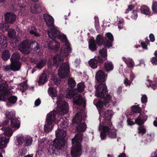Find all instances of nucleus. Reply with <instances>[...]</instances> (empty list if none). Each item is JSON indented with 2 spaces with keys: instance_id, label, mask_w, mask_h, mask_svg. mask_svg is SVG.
<instances>
[{
  "instance_id": "obj_1",
  "label": "nucleus",
  "mask_w": 157,
  "mask_h": 157,
  "mask_svg": "<svg viewBox=\"0 0 157 157\" xmlns=\"http://www.w3.org/2000/svg\"><path fill=\"white\" fill-rule=\"evenodd\" d=\"M57 104L56 110H53L47 115L44 128L45 132L50 131L54 127L56 114H64L68 112L69 106L67 102L63 100L61 98H59L57 99Z\"/></svg>"
},
{
  "instance_id": "obj_2",
  "label": "nucleus",
  "mask_w": 157,
  "mask_h": 157,
  "mask_svg": "<svg viewBox=\"0 0 157 157\" xmlns=\"http://www.w3.org/2000/svg\"><path fill=\"white\" fill-rule=\"evenodd\" d=\"M96 96L100 99L94 104L98 111L100 113L106 106L109 105L112 101V97L108 93L107 87L105 83L99 84L96 88Z\"/></svg>"
},
{
  "instance_id": "obj_3",
  "label": "nucleus",
  "mask_w": 157,
  "mask_h": 157,
  "mask_svg": "<svg viewBox=\"0 0 157 157\" xmlns=\"http://www.w3.org/2000/svg\"><path fill=\"white\" fill-rule=\"evenodd\" d=\"M66 135V131L59 128V126L56 132V138L53 141V145L50 146L48 149L49 152L52 156L56 157L59 155L61 152L62 148L65 145Z\"/></svg>"
},
{
  "instance_id": "obj_4",
  "label": "nucleus",
  "mask_w": 157,
  "mask_h": 157,
  "mask_svg": "<svg viewBox=\"0 0 157 157\" xmlns=\"http://www.w3.org/2000/svg\"><path fill=\"white\" fill-rule=\"evenodd\" d=\"M54 65L57 67L61 65L58 70V75L61 78H67L69 73L70 67L68 63H62L63 60V56L61 54H56L53 57Z\"/></svg>"
},
{
  "instance_id": "obj_5",
  "label": "nucleus",
  "mask_w": 157,
  "mask_h": 157,
  "mask_svg": "<svg viewBox=\"0 0 157 157\" xmlns=\"http://www.w3.org/2000/svg\"><path fill=\"white\" fill-rule=\"evenodd\" d=\"M82 134H78L71 139L72 147L71 151V157H77L82 154L81 142L82 140ZM66 157H69L68 155Z\"/></svg>"
},
{
  "instance_id": "obj_6",
  "label": "nucleus",
  "mask_w": 157,
  "mask_h": 157,
  "mask_svg": "<svg viewBox=\"0 0 157 157\" xmlns=\"http://www.w3.org/2000/svg\"><path fill=\"white\" fill-rule=\"evenodd\" d=\"M83 119L82 113L81 112H79L76 114L72 120V123L75 126L74 128H75L76 131L78 132H80V133L76 134L74 138L76 135L81 134L82 135V138H83V134L82 132H84L87 128V125L85 122H82Z\"/></svg>"
},
{
  "instance_id": "obj_7",
  "label": "nucleus",
  "mask_w": 157,
  "mask_h": 157,
  "mask_svg": "<svg viewBox=\"0 0 157 157\" xmlns=\"http://www.w3.org/2000/svg\"><path fill=\"white\" fill-rule=\"evenodd\" d=\"M6 120L2 122L3 125H6L10 120L11 127L15 129H18L20 126L19 121L15 117V113L13 112L6 111Z\"/></svg>"
},
{
  "instance_id": "obj_8",
  "label": "nucleus",
  "mask_w": 157,
  "mask_h": 157,
  "mask_svg": "<svg viewBox=\"0 0 157 157\" xmlns=\"http://www.w3.org/2000/svg\"><path fill=\"white\" fill-rule=\"evenodd\" d=\"M107 55L101 54L93 59H90L88 62L89 66L93 69L97 68L99 66L100 68L103 66L104 63L107 59Z\"/></svg>"
},
{
  "instance_id": "obj_9",
  "label": "nucleus",
  "mask_w": 157,
  "mask_h": 157,
  "mask_svg": "<svg viewBox=\"0 0 157 157\" xmlns=\"http://www.w3.org/2000/svg\"><path fill=\"white\" fill-rule=\"evenodd\" d=\"M147 116L144 114H140L135 119V123L140 126L137 129L138 133L143 136L146 132V129L143 124L146 121Z\"/></svg>"
},
{
  "instance_id": "obj_10",
  "label": "nucleus",
  "mask_w": 157,
  "mask_h": 157,
  "mask_svg": "<svg viewBox=\"0 0 157 157\" xmlns=\"http://www.w3.org/2000/svg\"><path fill=\"white\" fill-rule=\"evenodd\" d=\"M95 41L98 46H100L103 45L104 46V48L99 50V54H101L102 53L107 55V48H109L105 45L106 43V37L103 36L102 35L98 34L97 36Z\"/></svg>"
},
{
  "instance_id": "obj_11",
  "label": "nucleus",
  "mask_w": 157,
  "mask_h": 157,
  "mask_svg": "<svg viewBox=\"0 0 157 157\" xmlns=\"http://www.w3.org/2000/svg\"><path fill=\"white\" fill-rule=\"evenodd\" d=\"M109 105L105 107L104 109L101 110L100 113L99 111L98 112L100 115L102 113L103 115V117L104 119L102 121L103 125H104V124H105L106 125L112 126V124L111 122V119L113 116V114L111 111L109 109L105 111H104L106 108H107L109 106Z\"/></svg>"
},
{
  "instance_id": "obj_12",
  "label": "nucleus",
  "mask_w": 157,
  "mask_h": 157,
  "mask_svg": "<svg viewBox=\"0 0 157 157\" xmlns=\"http://www.w3.org/2000/svg\"><path fill=\"white\" fill-rule=\"evenodd\" d=\"M5 21L9 24H13L16 21L17 16L15 13L11 12H7L4 14Z\"/></svg>"
},
{
  "instance_id": "obj_13",
  "label": "nucleus",
  "mask_w": 157,
  "mask_h": 157,
  "mask_svg": "<svg viewBox=\"0 0 157 157\" xmlns=\"http://www.w3.org/2000/svg\"><path fill=\"white\" fill-rule=\"evenodd\" d=\"M112 126H109V125H106V124H104L102 126L100 124L99 128V131H101L102 129V131L100 134V136L102 140L105 139L106 138V135H108V131L110 130L111 129Z\"/></svg>"
},
{
  "instance_id": "obj_14",
  "label": "nucleus",
  "mask_w": 157,
  "mask_h": 157,
  "mask_svg": "<svg viewBox=\"0 0 157 157\" xmlns=\"http://www.w3.org/2000/svg\"><path fill=\"white\" fill-rule=\"evenodd\" d=\"M30 43L29 40L23 41L18 46L19 50L24 54H27L28 50L29 49Z\"/></svg>"
},
{
  "instance_id": "obj_15",
  "label": "nucleus",
  "mask_w": 157,
  "mask_h": 157,
  "mask_svg": "<svg viewBox=\"0 0 157 157\" xmlns=\"http://www.w3.org/2000/svg\"><path fill=\"white\" fill-rule=\"evenodd\" d=\"M105 75L107 76V75L105 74L103 70H99L96 74L95 78L99 83H103L105 80Z\"/></svg>"
},
{
  "instance_id": "obj_16",
  "label": "nucleus",
  "mask_w": 157,
  "mask_h": 157,
  "mask_svg": "<svg viewBox=\"0 0 157 157\" xmlns=\"http://www.w3.org/2000/svg\"><path fill=\"white\" fill-rule=\"evenodd\" d=\"M44 21L46 22L47 26L48 27H53L54 25V19L51 15L48 14L44 15Z\"/></svg>"
},
{
  "instance_id": "obj_17",
  "label": "nucleus",
  "mask_w": 157,
  "mask_h": 157,
  "mask_svg": "<svg viewBox=\"0 0 157 157\" xmlns=\"http://www.w3.org/2000/svg\"><path fill=\"white\" fill-rule=\"evenodd\" d=\"M100 68L103 69L107 73H109L113 70V65L112 62L111 61L105 63L104 62L102 67H101Z\"/></svg>"
},
{
  "instance_id": "obj_18",
  "label": "nucleus",
  "mask_w": 157,
  "mask_h": 157,
  "mask_svg": "<svg viewBox=\"0 0 157 157\" xmlns=\"http://www.w3.org/2000/svg\"><path fill=\"white\" fill-rule=\"evenodd\" d=\"M48 35L52 39L57 38L60 33V32L56 29L52 27L48 31Z\"/></svg>"
},
{
  "instance_id": "obj_19",
  "label": "nucleus",
  "mask_w": 157,
  "mask_h": 157,
  "mask_svg": "<svg viewBox=\"0 0 157 157\" xmlns=\"http://www.w3.org/2000/svg\"><path fill=\"white\" fill-rule=\"evenodd\" d=\"M5 126L3 125L2 123L1 125H0V129L4 131V133L5 135L9 138L12 136L13 132L10 127H5Z\"/></svg>"
},
{
  "instance_id": "obj_20",
  "label": "nucleus",
  "mask_w": 157,
  "mask_h": 157,
  "mask_svg": "<svg viewBox=\"0 0 157 157\" xmlns=\"http://www.w3.org/2000/svg\"><path fill=\"white\" fill-rule=\"evenodd\" d=\"M106 37V46H107L110 48L113 46V42L114 40L113 36V35L110 33L108 32L105 35Z\"/></svg>"
},
{
  "instance_id": "obj_21",
  "label": "nucleus",
  "mask_w": 157,
  "mask_h": 157,
  "mask_svg": "<svg viewBox=\"0 0 157 157\" xmlns=\"http://www.w3.org/2000/svg\"><path fill=\"white\" fill-rule=\"evenodd\" d=\"M30 10L32 13L36 14L41 13L42 9L39 4L35 3L31 5Z\"/></svg>"
},
{
  "instance_id": "obj_22",
  "label": "nucleus",
  "mask_w": 157,
  "mask_h": 157,
  "mask_svg": "<svg viewBox=\"0 0 157 157\" xmlns=\"http://www.w3.org/2000/svg\"><path fill=\"white\" fill-rule=\"evenodd\" d=\"M10 138H7L6 137L2 136L0 138V149H4L6 146L9 142Z\"/></svg>"
},
{
  "instance_id": "obj_23",
  "label": "nucleus",
  "mask_w": 157,
  "mask_h": 157,
  "mask_svg": "<svg viewBox=\"0 0 157 157\" xmlns=\"http://www.w3.org/2000/svg\"><path fill=\"white\" fill-rule=\"evenodd\" d=\"M29 43H30L29 48L33 51H37L40 48V45L35 40H29Z\"/></svg>"
},
{
  "instance_id": "obj_24",
  "label": "nucleus",
  "mask_w": 157,
  "mask_h": 157,
  "mask_svg": "<svg viewBox=\"0 0 157 157\" xmlns=\"http://www.w3.org/2000/svg\"><path fill=\"white\" fill-rule=\"evenodd\" d=\"M21 63L20 61L11 63L10 67L11 70L13 71H18L20 68Z\"/></svg>"
},
{
  "instance_id": "obj_25",
  "label": "nucleus",
  "mask_w": 157,
  "mask_h": 157,
  "mask_svg": "<svg viewBox=\"0 0 157 157\" xmlns=\"http://www.w3.org/2000/svg\"><path fill=\"white\" fill-rule=\"evenodd\" d=\"M7 45V40L3 35L0 36V48H5Z\"/></svg>"
},
{
  "instance_id": "obj_26",
  "label": "nucleus",
  "mask_w": 157,
  "mask_h": 157,
  "mask_svg": "<svg viewBox=\"0 0 157 157\" xmlns=\"http://www.w3.org/2000/svg\"><path fill=\"white\" fill-rule=\"evenodd\" d=\"M97 44L94 39H91L89 42V48L92 51L94 52L97 50Z\"/></svg>"
},
{
  "instance_id": "obj_27",
  "label": "nucleus",
  "mask_w": 157,
  "mask_h": 157,
  "mask_svg": "<svg viewBox=\"0 0 157 157\" xmlns=\"http://www.w3.org/2000/svg\"><path fill=\"white\" fill-rule=\"evenodd\" d=\"M60 44L57 41H55L49 46L50 49L52 50L55 51H58L59 49Z\"/></svg>"
},
{
  "instance_id": "obj_28",
  "label": "nucleus",
  "mask_w": 157,
  "mask_h": 157,
  "mask_svg": "<svg viewBox=\"0 0 157 157\" xmlns=\"http://www.w3.org/2000/svg\"><path fill=\"white\" fill-rule=\"evenodd\" d=\"M140 10L142 13L146 15H148L150 13L149 8L146 5H144L140 6Z\"/></svg>"
},
{
  "instance_id": "obj_29",
  "label": "nucleus",
  "mask_w": 157,
  "mask_h": 157,
  "mask_svg": "<svg viewBox=\"0 0 157 157\" xmlns=\"http://www.w3.org/2000/svg\"><path fill=\"white\" fill-rule=\"evenodd\" d=\"M47 74L45 73H43L40 76L39 80L38 81L39 85H42L46 83L47 81L46 79Z\"/></svg>"
},
{
  "instance_id": "obj_30",
  "label": "nucleus",
  "mask_w": 157,
  "mask_h": 157,
  "mask_svg": "<svg viewBox=\"0 0 157 157\" xmlns=\"http://www.w3.org/2000/svg\"><path fill=\"white\" fill-rule=\"evenodd\" d=\"M58 126L59 125V128H65L67 126V122L66 121L64 120L63 118H60L59 121L58 122Z\"/></svg>"
},
{
  "instance_id": "obj_31",
  "label": "nucleus",
  "mask_w": 157,
  "mask_h": 157,
  "mask_svg": "<svg viewBox=\"0 0 157 157\" xmlns=\"http://www.w3.org/2000/svg\"><path fill=\"white\" fill-rule=\"evenodd\" d=\"M29 32L30 34L35 36L39 37L40 36V34L38 33L37 29L33 26H31Z\"/></svg>"
},
{
  "instance_id": "obj_32",
  "label": "nucleus",
  "mask_w": 157,
  "mask_h": 157,
  "mask_svg": "<svg viewBox=\"0 0 157 157\" xmlns=\"http://www.w3.org/2000/svg\"><path fill=\"white\" fill-rule=\"evenodd\" d=\"M24 141L25 147L30 146L33 142V138L29 136H27L24 137Z\"/></svg>"
},
{
  "instance_id": "obj_33",
  "label": "nucleus",
  "mask_w": 157,
  "mask_h": 157,
  "mask_svg": "<svg viewBox=\"0 0 157 157\" xmlns=\"http://www.w3.org/2000/svg\"><path fill=\"white\" fill-rule=\"evenodd\" d=\"M49 95L52 98L57 96V91L56 89L53 87H49L48 90Z\"/></svg>"
},
{
  "instance_id": "obj_34",
  "label": "nucleus",
  "mask_w": 157,
  "mask_h": 157,
  "mask_svg": "<svg viewBox=\"0 0 157 157\" xmlns=\"http://www.w3.org/2000/svg\"><path fill=\"white\" fill-rule=\"evenodd\" d=\"M9 24L6 23L5 22H2L0 24V29L3 32H5L9 29Z\"/></svg>"
},
{
  "instance_id": "obj_35",
  "label": "nucleus",
  "mask_w": 157,
  "mask_h": 157,
  "mask_svg": "<svg viewBox=\"0 0 157 157\" xmlns=\"http://www.w3.org/2000/svg\"><path fill=\"white\" fill-rule=\"evenodd\" d=\"M10 55V54L9 51L8 50H5L2 53V58L4 61H6L9 59Z\"/></svg>"
},
{
  "instance_id": "obj_36",
  "label": "nucleus",
  "mask_w": 157,
  "mask_h": 157,
  "mask_svg": "<svg viewBox=\"0 0 157 157\" xmlns=\"http://www.w3.org/2000/svg\"><path fill=\"white\" fill-rule=\"evenodd\" d=\"M73 102L75 104L80 106L83 102V98L81 97H76L74 99Z\"/></svg>"
},
{
  "instance_id": "obj_37",
  "label": "nucleus",
  "mask_w": 157,
  "mask_h": 157,
  "mask_svg": "<svg viewBox=\"0 0 157 157\" xmlns=\"http://www.w3.org/2000/svg\"><path fill=\"white\" fill-rule=\"evenodd\" d=\"M67 84L69 87L71 89H73L76 84L75 80L71 78H68Z\"/></svg>"
},
{
  "instance_id": "obj_38",
  "label": "nucleus",
  "mask_w": 157,
  "mask_h": 157,
  "mask_svg": "<svg viewBox=\"0 0 157 157\" xmlns=\"http://www.w3.org/2000/svg\"><path fill=\"white\" fill-rule=\"evenodd\" d=\"M148 81L149 83V85L147 84V86L151 87L154 90H155L157 88V82H153L150 80Z\"/></svg>"
},
{
  "instance_id": "obj_39",
  "label": "nucleus",
  "mask_w": 157,
  "mask_h": 157,
  "mask_svg": "<svg viewBox=\"0 0 157 157\" xmlns=\"http://www.w3.org/2000/svg\"><path fill=\"white\" fill-rule=\"evenodd\" d=\"M8 36L10 38H12L15 36L16 32L15 30L13 29H10L7 31Z\"/></svg>"
},
{
  "instance_id": "obj_40",
  "label": "nucleus",
  "mask_w": 157,
  "mask_h": 157,
  "mask_svg": "<svg viewBox=\"0 0 157 157\" xmlns=\"http://www.w3.org/2000/svg\"><path fill=\"white\" fill-rule=\"evenodd\" d=\"M57 38L60 39L63 42L65 43L66 44L68 43V41L66 36L63 34H61L60 33Z\"/></svg>"
},
{
  "instance_id": "obj_41",
  "label": "nucleus",
  "mask_w": 157,
  "mask_h": 157,
  "mask_svg": "<svg viewBox=\"0 0 157 157\" xmlns=\"http://www.w3.org/2000/svg\"><path fill=\"white\" fill-rule=\"evenodd\" d=\"M20 57L19 55L14 53L13 54L10 59L11 63L19 61Z\"/></svg>"
},
{
  "instance_id": "obj_42",
  "label": "nucleus",
  "mask_w": 157,
  "mask_h": 157,
  "mask_svg": "<svg viewBox=\"0 0 157 157\" xmlns=\"http://www.w3.org/2000/svg\"><path fill=\"white\" fill-rule=\"evenodd\" d=\"M132 112L136 113H140L142 110L141 108L138 106V105H134L132 107Z\"/></svg>"
},
{
  "instance_id": "obj_43",
  "label": "nucleus",
  "mask_w": 157,
  "mask_h": 157,
  "mask_svg": "<svg viewBox=\"0 0 157 157\" xmlns=\"http://www.w3.org/2000/svg\"><path fill=\"white\" fill-rule=\"evenodd\" d=\"M78 91V92H81L84 90L85 88L84 83L82 82L78 83L77 85Z\"/></svg>"
},
{
  "instance_id": "obj_44",
  "label": "nucleus",
  "mask_w": 157,
  "mask_h": 157,
  "mask_svg": "<svg viewBox=\"0 0 157 157\" xmlns=\"http://www.w3.org/2000/svg\"><path fill=\"white\" fill-rule=\"evenodd\" d=\"M109 130L108 132V137L112 139H115L117 137V134L115 131H110Z\"/></svg>"
},
{
  "instance_id": "obj_45",
  "label": "nucleus",
  "mask_w": 157,
  "mask_h": 157,
  "mask_svg": "<svg viewBox=\"0 0 157 157\" xmlns=\"http://www.w3.org/2000/svg\"><path fill=\"white\" fill-rule=\"evenodd\" d=\"M145 42H142L141 43V44L143 49H147V46L149 43V41L147 37L145 38Z\"/></svg>"
},
{
  "instance_id": "obj_46",
  "label": "nucleus",
  "mask_w": 157,
  "mask_h": 157,
  "mask_svg": "<svg viewBox=\"0 0 157 157\" xmlns=\"http://www.w3.org/2000/svg\"><path fill=\"white\" fill-rule=\"evenodd\" d=\"M36 67L38 69H41L45 64V62L43 59L40 60L38 62H37Z\"/></svg>"
},
{
  "instance_id": "obj_47",
  "label": "nucleus",
  "mask_w": 157,
  "mask_h": 157,
  "mask_svg": "<svg viewBox=\"0 0 157 157\" xmlns=\"http://www.w3.org/2000/svg\"><path fill=\"white\" fill-rule=\"evenodd\" d=\"M28 88V86L26 82H24L21 84L20 88V90L23 93Z\"/></svg>"
},
{
  "instance_id": "obj_48",
  "label": "nucleus",
  "mask_w": 157,
  "mask_h": 157,
  "mask_svg": "<svg viewBox=\"0 0 157 157\" xmlns=\"http://www.w3.org/2000/svg\"><path fill=\"white\" fill-rule=\"evenodd\" d=\"M17 97L15 96H10L8 99V101L12 104L15 103L17 101Z\"/></svg>"
},
{
  "instance_id": "obj_49",
  "label": "nucleus",
  "mask_w": 157,
  "mask_h": 157,
  "mask_svg": "<svg viewBox=\"0 0 157 157\" xmlns=\"http://www.w3.org/2000/svg\"><path fill=\"white\" fill-rule=\"evenodd\" d=\"M125 62L129 67L133 68L134 67V62L132 60H126L125 61Z\"/></svg>"
},
{
  "instance_id": "obj_50",
  "label": "nucleus",
  "mask_w": 157,
  "mask_h": 157,
  "mask_svg": "<svg viewBox=\"0 0 157 157\" xmlns=\"http://www.w3.org/2000/svg\"><path fill=\"white\" fill-rule=\"evenodd\" d=\"M152 9L153 11L155 13H157V2H154L152 4Z\"/></svg>"
},
{
  "instance_id": "obj_51",
  "label": "nucleus",
  "mask_w": 157,
  "mask_h": 157,
  "mask_svg": "<svg viewBox=\"0 0 157 157\" xmlns=\"http://www.w3.org/2000/svg\"><path fill=\"white\" fill-rule=\"evenodd\" d=\"M137 17V10H133L131 16V18L133 20H136Z\"/></svg>"
},
{
  "instance_id": "obj_52",
  "label": "nucleus",
  "mask_w": 157,
  "mask_h": 157,
  "mask_svg": "<svg viewBox=\"0 0 157 157\" xmlns=\"http://www.w3.org/2000/svg\"><path fill=\"white\" fill-rule=\"evenodd\" d=\"M11 41L12 44H13L14 46H17L19 44V39L17 38H16L13 39Z\"/></svg>"
},
{
  "instance_id": "obj_53",
  "label": "nucleus",
  "mask_w": 157,
  "mask_h": 157,
  "mask_svg": "<svg viewBox=\"0 0 157 157\" xmlns=\"http://www.w3.org/2000/svg\"><path fill=\"white\" fill-rule=\"evenodd\" d=\"M26 151V149L25 147H24L19 150L18 154L20 155H24L25 154V152Z\"/></svg>"
},
{
  "instance_id": "obj_54",
  "label": "nucleus",
  "mask_w": 157,
  "mask_h": 157,
  "mask_svg": "<svg viewBox=\"0 0 157 157\" xmlns=\"http://www.w3.org/2000/svg\"><path fill=\"white\" fill-rule=\"evenodd\" d=\"M8 87V85L5 82V83L3 82L2 84H0V89H2L3 91L7 89Z\"/></svg>"
},
{
  "instance_id": "obj_55",
  "label": "nucleus",
  "mask_w": 157,
  "mask_h": 157,
  "mask_svg": "<svg viewBox=\"0 0 157 157\" xmlns=\"http://www.w3.org/2000/svg\"><path fill=\"white\" fill-rule=\"evenodd\" d=\"M17 142L20 145H21L23 142H25L24 137H19L17 139Z\"/></svg>"
},
{
  "instance_id": "obj_56",
  "label": "nucleus",
  "mask_w": 157,
  "mask_h": 157,
  "mask_svg": "<svg viewBox=\"0 0 157 157\" xmlns=\"http://www.w3.org/2000/svg\"><path fill=\"white\" fill-rule=\"evenodd\" d=\"M147 98L146 95H143L141 98V101L142 103H145L147 102Z\"/></svg>"
},
{
  "instance_id": "obj_57",
  "label": "nucleus",
  "mask_w": 157,
  "mask_h": 157,
  "mask_svg": "<svg viewBox=\"0 0 157 157\" xmlns=\"http://www.w3.org/2000/svg\"><path fill=\"white\" fill-rule=\"evenodd\" d=\"M72 92H73V91L69 92V93H68V95L67 96V98L70 99L74 98V96H75V94L73 93H72Z\"/></svg>"
},
{
  "instance_id": "obj_58",
  "label": "nucleus",
  "mask_w": 157,
  "mask_h": 157,
  "mask_svg": "<svg viewBox=\"0 0 157 157\" xmlns=\"http://www.w3.org/2000/svg\"><path fill=\"white\" fill-rule=\"evenodd\" d=\"M151 62L152 64L154 65H157V58L156 57H154L152 58L151 59Z\"/></svg>"
},
{
  "instance_id": "obj_59",
  "label": "nucleus",
  "mask_w": 157,
  "mask_h": 157,
  "mask_svg": "<svg viewBox=\"0 0 157 157\" xmlns=\"http://www.w3.org/2000/svg\"><path fill=\"white\" fill-rule=\"evenodd\" d=\"M149 37L150 41L152 42H153L155 40V38L154 35L152 34L151 33L149 36Z\"/></svg>"
},
{
  "instance_id": "obj_60",
  "label": "nucleus",
  "mask_w": 157,
  "mask_h": 157,
  "mask_svg": "<svg viewBox=\"0 0 157 157\" xmlns=\"http://www.w3.org/2000/svg\"><path fill=\"white\" fill-rule=\"evenodd\" d=\"M30 60L31 62L34 63V64H36L37 62V58L32 57L30 58Z\"/></svg>"
},
{
  "instance_id": "obj_61",
  "label": "nucleus",
  "mask_w": 157,
  "mask_h": 157,
  "mask_svg": "<svg viewBox=\"0 0 157 157\" xmlns=\"http://www.w3.org/2000/svg\"><path fill=\"white\" fill-rule=\"evenodd\" d=\"M66 45H67V48H66V50H67V52L69 53H71V47L70 46V45L69 44V43H67V44H66Z\"/></svg>"
},
{
  "instance_id": "obj_62",
  "label": "nucleus",
  "mask_w": 157,
  "mask_h": 157,
  "mask_svg": "<svg viewBox=\"0 0 157 157\" xmlns=\"http://www.w3.org/2000/svg\"><path fill=\"white\" fill-rule=\"evenodd\" d=\"M41 101L39 99H36L35 102V105L36 106H39L40 104Z\"/></svg>"
},
{
  "instance_id": "obj_63",
  "label": "nucleus",
  "mask_w": 157,
  "mask_h": 157,
  "mask_svg": "<svg viewBox=\"0 0 157 157\" xmlns=\"http://www.w3.org/2000/svg\"><path fill=\"white\" fill-rule=\"evenodd\" d=\"M122 87L121 86H119L117 90V93L118 95H120L122 92Z\"/></svg>"
},
{
  "instance_id": "obj_64",
  "label": "nucleus",
  "mask_w": 157,
  "mask_h": 157,
  "mask_svg": "<svg viewBox=\"0 0 157 157\" xmlns=\"http://www.w3.org/2000/svg\"><path fill=\"white\" fill-rule=\"evenodd\" d=\"M124 83L126 86H130V82L129 81L128 79L126 78L124 80Z\"/></svg>"
}]
</instances>
